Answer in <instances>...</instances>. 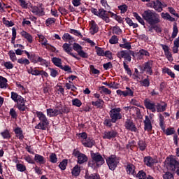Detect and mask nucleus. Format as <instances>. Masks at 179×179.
I'll use <instances>...</instances> for the list:
<instances>
[{"mask_svg": "<svg viewBox=\"0 0 179 179\" xmlns=\"http://www.w3.org/2000/svg\"><path fill=\"white\" fill-rule=\"evenodd\" d=\"M91 157L92 159V161H90L88 163L89 167H92V169H94L96 166H101L104 164V159L100 155V153L96 152L94 153L93 151H91Z\"/></svg>", "mask_w": 179, "mask_h": 179, "instance_id": "nucleus-2", "label": "nucleus"}, {"mask_svg": "<svg viewBox=\"0 0 179 179\" xmlns=\"http://www.w3.org/2000/svg\"><path fill=\"white\" fill-rule=\"evenodd\" d=\"M117 57L120 59H122L124 58V61H127V62H131L132 57H135V52L132 50H122L117 53Z\"/></svg>", "mask_w": 179, "mask_h": 179, "instance_id": "nucleus-5", "label": "nucleus"}, {"mask_svg": "<svg viewBox=\"0 0 179 179\" xmlns=\"http://www.w3.org/2000/svg\"><path fill=\"white\" fill-rule=\"evenodd\" d=\"M124 127L127 131H131V132H136L138 131V129L136 128V126H135V124H134V122L131 120L130 119H127L126 122H124Z\"/></svg>", "mask_w": 179, "mask_h": 179, "instance_id": "nucleus-11", "label": "nucleus"}, {"mask_svg": "<svg viewBox=\"0 0 179 179\" xmlns=\"http://www.w3.org/2000/svg\"><path fill=\"white\" fill-rule=\"evenodd\" d=\"M92 106H95L97 108H102L103 106H104V101L103 99H99L96 101H92Z\"/></svg>", "mask_w": 179, "mask_h": 179, "instance_id": "nucleus-32", "label": "nucleus"}, {"mask_svg": "<svg viewBox=\"0 0 179 179\" xmlns=\"http://www.w3.org/2000/svg\"><path fill=\"white\" fill-rule=\"evenodd\" d=\"M125 20H126V23H127L129 26L133 27V29H136V27H138V24L134 23V22L132 21V20H131V18L126 17Z\"/></svg>", "mask_w": 179, "mask_h": 179, "instance_id": "nucleus-41", "label": "nucleus"}, {"mask_svg": "<svg viewBox=\"0 0 179 179\" xmlns=\"http://www.w3.org/2000/svg\"><path fill=\"white\" fill-rule=\"evenodd\" d=\"M52 62L55 65V66H57L58 68L62 67V60L60 58L58 57H53L52 59Z\"/></svg>", "mask_w": 179, "mask_h": 179, "instance_id": "nucleus-31", "label": "nucleus"}, {"mask_svg": "<svg viewBox=\"0 0 179 179\" xmlns=\"http://www.w3.org/2000/svg\"><path fill=\"white\" fill-rule=\"evenodd\" d=\"M166 169L169 171H176L177 176H179V162L176 160L175 157H167L165 161Z\"/></svg>", "mask_w": 179, "mask_h": 179, "instance_id": "nucleus-3", "label": "nucleus"}, {"mask_svg": "<svg viewBox=\"0 0 179 179\" xmlns=\"http://www.w3.org/2000/svg\"><path fill=\"white\" fill-rule=\"evenodd\" d=\"M62 39L64 41H68L69 43H73L74 41V38L73 37H72V36H71L69 34L66 33L64 34L62 36Z\"/></svg>", "mask_w": 179, "mask_h": 179, "instance_id": "nucleus-35", "label": "nucleus"}, {"mask_svg": "<svg viewBox=\"0 0 179 179\" xmlns=\"http://www.w3.org/2000/svg\"><path fill=\"white\" fill-rule=\"evenodd\" d=\"M144 163L148 167H152V166L155 164V159H153V158H152L151 157H145L144 158Z\"/></svg>", "mask_w": 179, "mask_h": 179, "instance_id": "nucleus-28", "label": "nucleus"}, {"mask_svg": "<svg viewBox=\"0 0 179 179\" xmlns=\"http://www.w3.org/2000/svg\"><path fill=\"white\" fill-rule=\"evenodd\" d=\"M110 44H117L118 43V37L115 35L113 36L109 40Z\"/></svg>", "mask_w": 179, "mask_h": 179, "instance_id": "nucleus-61", "label": "nucleus"}, {"mask_svg": "<svg viewBox=\"0 0 179 179\" xmlns=\"http://www.w3.org/2000/svg\"><path fill=\"white\" fill-rule=\"evenodd\" d=\"M110 118L113 124H115L118 120L122 118V115H121V108H112L109 112Z\"/></svg>", "mask_w": 179, "mask_h": 179, "instance_id": "nucleus-6", "label": "nucleus"}, {"mask_svg": "<svg viewBox=\"0 0 179 179\" xmlns=\"http://www.w3.org/2000/svg\"><path fill=\"white\" fill-rule=\"evenodd\" d=\"M3 24L6 26V27H12V26H15V23L12 21L6 20V18H3Z\"/></svg>", "mask_w": 179, "mask_h": 179, "instance_id": "nucleus-48", "label": "nucleus"}, {"mask_svg": "<svg viewBox=\"0 0 179 179\" xmlns=\"http://www.w3.org/2000/svg\"><path fill=\"white\" fill-rule=\"evenodd\" d=\"M118 135V133L116 131L110 130L105 131L103 133V139H114Z\"/></svg>", "mask_w": 179, "mask_h": 179, "instance_id": "nucleus-16", "label": "nucleus"}, {"mask_svg": "<svg viewBox=\"0 0 179 179\" xmlns=\"http://www.w3.org/2000/svg\"><path fill=\"white\" fill-rule=\"evenodd\" d=\"M87 156L85 154H80L78 157V163L79 164H83V163H86L87 162Z\"/></svg>", "mask_w": 179, "mask_h": 179, "instance_id": "nucleus-30", "label": "nucleus"}, {"mask_svg": "<svg viewBox=\"0 0 179 179\" xmlns=\"http://www.w3.org/2000/svg\"><path fill=\"white\" fill-rule=\"evenodd\" d=\"M138 149H140V150H145V149H146V143H145V141H139L138 143Z\"/></svg>", "mask_w": 179, "mask_h": 179, "instance_id": "nucleus-52", "label": "nucleus"}, {"mask_svg": "<svg viewBox=\"0 0 179 179\" xmlns=\"http://www.w3.org/2000/svg\"><path fill=\"white\" fill-rule=\"evenodd\" d=\"M16 168L18 171H20L21 173H23V171H26V166L22 164H17Z\"/></svg>", "mask_w": 179, "mask_h": 179, "instance_id": "nucleus-54", "label": "nucleus"}, {"mask_svg": "<svg viewBox=\"0 0 179 179\" xmlns=\"http://www.w3.org/2000/svg\"><path fill=\"white\" fill-rule=\"evenodd\" d=\"M48 70L50 72V76H52V78H57V76H58V75H59L58 71H57L55 69H52L51 67H49Z\"/></svg>", "mask_w": 179, "mask_h": 179, "instance_id": "nucleus-49", "label": "nucleus"}, {"mask_svg": "<svg viewBox=\"0 0 179 179\" xmlns=\"http://www.w3.org/2000/svg\"><path fill=\"white\" fill-rule=\"evenodd\" d=\"M73 50L76 51V52H78V55H80L81 58H87L89 57V55L83 50V48L79 45V43H73Z\"/></svg>", "mask_w": 179, "mask_h": 179, "instance_id": "nucleus-8", "label": "nucleus"}, {"mask_svg": "<svg viewBox=\"0 0 179 179\" xmlns=\"http://www.w3.org/2000/svg\"><path fill=\"white\" fill-rule=\"evenodd\" d=\"M97 31H99V27L97 26V24H96V22L92 20L90 22V32L91 34L94 35L96 34Z\"/></svg>", "mask_w": 179, "mask_h": 179, "instance_id": "nucleus-22", "label": "nucleus"}, {"mask_svg": "<svg viewBox=\"0 0 179 179\" xmlns=\"http://www.w3.org/2000/svg\"><path fill=\"white\" fill-rule=\"evenodd\" d=\"M68 165V161L66 159L63 160L60 162L59 167L61 170H65L66 169V166Z\"/></svg>", "mask_w": 179, "mask_h": 179, "instance_id": "nucleus-55", "label": "nucleus"}, {"mask_svg": "<svg viewBox=\"0 0 179 179\" xmlns=\"http://www.w3.org/2000/svg\"><path fill=\"white\" fill-rule=\"evenodd\" d=\"M106 163L110 169V170L114 171L118 164L117 162V158L114 157H110L106 159Z\"/></svg>", "mask_w": 179, "mask_h": 179, "instance_id": "nucleus-10", "label": "nucleus"}, {"mask_svg": "<svg viewBox=\"0 0 179 179\" xmlns=\"http://www.w3.org/2000/svg\"><path fill=\"white\" fill-rule=\"evenodd\" d=\"M82 143L85 148H93L95 142L93 138H88L86 140H82Z\"/></svg>", "mask_w": 179, "mask_h": 179, "instance_id": "nucleus-20", "label": "nucleus"}, {"mask_svg": "<svg viewBox=\"0 0 179 179\" xmlns=\"http://www.w3.org/2000/svg\"><path fill=\"white\" fill-rule=\"evenodd\" d=\"M60 69H62L64 72H68V73H72V69L68 65H65L64 66H62Z\"/></svg>", "mask_w": 179, "mask_h": 179, "instance_id": "nucleus-59", "label": "nucleus"}, {"mask_svg": "<svg viewBox=\"0 0 179 179\" xmlns=\"http://www.w3.org/2000/svg\"><path fill=\"white\" fill-rule=\"evenodd\" d=\"M55 18L54 17H50V18H48L45 21V24H47V26H50V24H53V23H55Z\"/></svg>", "mask_w": 179, "mask_h": 179, "instance_id": "nucleus-63", "label": "nucleus"}, {"mask_svg": "<svg viewBox=\"0 0 179 179\" xmlns=\"http://www.w3.org/2000/svg\"><path fill=\"white\" fill-rule=\"evenodd\" d=\"M29 59H30L34 64H37V62H41V64H47V61H45V59L40 57H37L36 54L31 55V57Z\"/></svg>", "mask_w": 179, "mask_h": 179, "instance_id": "nucleus-17", "label": "nucleus"}, {"mask_svg": "<svg viewBox=\"0 0 179 179\" xmlns=\"http://www.w3.org/2000/svg\"><path fill=\"white\" fill-rule=\"evenodd\" d=\"M62 47H63L64 51H65L66 54H69V55L73 57V58H75L76 59H78V60L80 59V57H78L76 55L72 52V48H71V45H69V43H64L63 44Z\"/></svg>", "mask_w": 179, "mask_h": 179, "instance_id": "nucleus-13", "label": "nucleus"}, {"mask_svg": "<svg viewBox=\"0 0 179 179\" xmlns=\"http://www.w3.org/2000/svg\"><path fill=\"white\" fill-rule=\"evenodd\" d=\"M144 129L145 131H152V122L148 115L145 116L144 120Z\"/></svg>", "mask_w": 179, "mask_h": 179, "instance_id": "nucleus-21", "label": "nucleus"}, {"mask_svg": "<svg viewBox=\"0 0 179 179\" xmlns=\"http://www.w3.org/2000/svg\"><path fill=\"white\" fill-rule=\"evenodd\" d=\"M144 106L147 110H150L152 113H156V103L155 101L145 99L144 100Z\"/></svg>", "mask_w": 179, "mask_h": 179, "instance_id": "nucleus-9", "label": "nucleus"}, {"mask_svg": "<svg viewBox=\"0 0 179 179\" xmlns=\"http://www.w3.org/2000/svg\"><path fill=\"white\" fill-rule=\"evenodd\" d=\"M98 16L103 20H104L106 23H110V18L108 17V14H107V11H106L103 8H100L99 10Z\"/></svg>", "mask_w": 179, "mask_h": 179, "instance_id": "nucleus-15", "label": "nucleus"}, {"mask_svg": "<svg viewBox=\"0 0 179 179\" xmlns=\"http://www.w3.org/2000/svg\"><path fill=\"white\" fill-rule=\"evenodd\" d=\"M17 104V107L18 110H20V111H26V108H27V107L24 104V101H22Z\"/></svg>", "mask_w": 179, "mask_h": 179, "instance_id": "nucleus-39", "label": "nucleus"}, {"mask_svg": "<svg viewBox=\"0 0 179 179\" xmlns=\"http://www.w3.org/2000/svg\"><path fill=\"white\" fill-rule=\"evenodd\" d=\"M50 159L51 163H57V162H58V158H57V155H55V153H52L50 155Z\"/></svg>", "mask_w": 179, "mask_h": 179, "instance_id": "nucleus-60", "label": "nucleus"}, {"mask_svg": "<svg viewBox=\"0 0 179 179\" xmlns=\"http://www.w3.org/2000/svg\"><path fill=\"white\" fill-rule=\"evenodd\" d=\"M72 104L76 107H80L82 106V101L78 99H74L72 100Z\"/></svg>", "mask_w": 179, "mask_h": 179, "instance_id": "nucleus-58", "label": "nucleus"}, {"mask_svg": "<svg viewBox=\"0 0 179 179\" xmlns=\"http://www.w3.org/2000/svg\"><path fill=\"white\" fill-rule=\"evenodd\" d=\"M28 73H30L31 75H34L35 76H38L40 75V71L37 69H33L32 68L27 70Z\"/></svg>", "mask_w": 179, "mask_h": 179, "instance_id": "nucleus-51", "label": "nucleus"}, {"mask_svg": "<svg viewBox=\"0 0 179 179\" xmlns=\"http://www.w3.org/2000/svg\"><path fill=\"white\" fill-rule=\"evenodd\" d=\"M8 55L13 62H15V61H17V59L16 58V53H15L13 50H10L8 52Z\"/></svg>", "mask_w": 179, "mask_h": 179, "instance_id": "nucleus-50", "label": "nucleus"}, {"mask_svg": "<svg viewBox=\"0 0 179 179\" xmlns=\"http://www.w3.org/2000/svg\"><path fill=\"white\" fill-rule=\"evenodd\" d=\"M99 90H101V93H104L105 94H110L111 93V90L106 88L104 86L99 87Z\"/></svg>", "mask_w": 179, "mask_h": 179, "instance_id": "nucleus-56", "label": "nucleus"}, {"mask_svg": "<svg viewBox=\"0 0 179 179\" xmlns=\"http://www.w3.org/2000/svg\"><path fill=\"white\" fill-rule=\"evenodd\" d=\"M127 173L131 176H136V172L135 171V166L134 164L127 165Z\"/></svg>", "mask_w": 179, "mask_h": 179, "instance_id": "nucleus-25", "label": "nucleus"}, {"mask_svg": "<svg viewBox=\"0 0 179 179\" xmlns=\"http://www.w3.org/2000/svg\"><path fill=\"white\" fill-rule=\"evenodd\" d=\"M118 9L121 11V13H125L128 10V6L122 4L118 6Z\"/></svg>", "mask_w": 179, "mask_h": 179, "instance_id": "nucleus-57", "label": "nucleus"}, {"mask_svg": "<svg viewBox=\"0 0 179 179\" xmlns=\"http://www.w3.org/2000/svg\"><path fill=\"white\" fill-rule=\"evenodd\" d=\"M17 63L23 65H29L30 64V61L27 59L20 58L17 59Z\"/></svg>", "mask_w": 179, "mask_h": 179, "instance_id": "nucleus-53", "label": "nucleus"}, {"mask_svg": "<svg viewBox=\"0 0 179 179\" xmlns=\"http://www.w3.org/2000/svg\"><path fill=\"white\" fill-rule=\"evenodd\" d=\"M149 78V76H148L147 78L140 81L141 85L144 86V87H149V86H150V81H149V78Z\"/></svg>", "mask_w": 179, "mask_h": 179, "instance_id": "nucleus-44", "label": "nucleus"}, {"mask_svg": "<svg viewBox=\"0 0 179 179\" xmlns=\"http://www.w3.org/2000/svg\"><path fill=\"white\" fill-rule=\"evenodd\" d=\"M14 132L16 135V136L18 138V139H20L21 141L23 140L24 138V136H23V131L20 127H17L14 129Z\"/></svg>", "mask_w": 179, "mask_h": 179, "instance_id": "nucleus-26", "label": "nucleus"}, {"mask_svg": "<svg viewBox=\"0 0 179 179\" xmlns=\"http://www.w3.org/2000/svg\"><path fill=\"white\" fill-rule=\"evenodd\" d=\"M162 71L164 73H167V75H169V76H171V78H173V79H174V78H176V74L174 73H173V71H171V70H170V69H169V68L163 69Z\"/></svg>", "mask_w": 179, "mask_h": 179, "instance_id": "nucleus-42", "label": "nucleus"}, {"mask_svg": "<svg viewBox=\"0 0 179 179\" xmlns=\"http://www.w3.org/2000/svg\"><path fill=\"white\" fill-rule=\"evenodd\" d=\"M48 117H57L61 114V111L58 109L49 108L46 110Z\"/></svg>", "mask_w": 179, "mask_h": 179, "instance_id": "nucleus-18", "label": "nucleus"}, {"mask_svg": "<svg viewBox=\"0 0 179 179\" xmlns=\"http://www.w3.org/2000/svg\"><path fill=\"white\" fill-rule=\"evenodd\" d=\"M155 108L157 113H164V111H165L167 108V103H163V104H161L160 103H157L155 105Z\"/></svg>", "mask_w": 179, "mask_h": 179, "instance_id": "nucleus-23", "label": "nucleus"}, {"mask_svg": "<svg viewBox=\"0 0 179 179\" xmlns=\"http://www.w3.org/2000/svg\"><path fill=\"white\" fill-rule=\"evenodd\" d=\"M21 36L24 37V38H26L28 42L30 43H33V36L30 35V34L27 33L26 31H22L21 32Z\"/></svg>", "mask_w": 179, "mask_h": 179, "instance_id": "nucleus-29", "label": "nucleus"}, {"mask_svg": "<svg viewBox=\"0 0 179 179\" xmlns=\"http://www.w3.org/2000/svg\"><path fill=\"white\" fill-rule=\"evenodd\" d=\"M96 52L99 57H104V50L97 46L95 47Z\"/></svg>", "mask_w": 179, "mask_h": 179, "instance_id": "nucleus-46", "label": "nucleus"}, {"mask_svg": "<svg viewBox=\"0 0 179 179\" xmlns=\"http://www.w3.org/2000/svg\"><path fill=\"white\" fill-rule=\"evenodd\" d=\"M121 29L119 27H113V33L115 34H121Z\"/></svg>", "mask_w": 179, "mask_h": 179, "instance_id": "nucleus-64", "label": "nucleus"}, {"mask_svg": "<svg viewBox=\"0 0 179 179\" xmlns=\"http://www.w3.org/2000/svg\"><path fill=\"white\" fill-rule=\"evenodd\" d=\"M8 85V80L6 78L0 76V87L1 89H3L4 87H6V85Z\"/></svg>", "mask_w": 179, "mask_h": 179, "instance_id": "nucleus-40", "label": "nucleus"}, {"mask_svg": "<svg viewBox=\"0 0 179 179\" xmlns=\"http://www.w3.org/2000/svg\"><path fill=\"white\" fill-rule=\"evenodd\" d=\"M149 5L150 8H153L157 12H162L163 8H162V3L159 0H156V1H152L151 3H149Z\"/></svg>", "mask_w": 179, "mask_h": 179, "instance_id": "nucleus-14", "label": "nucleus"}, {"mask_svg": "<svg viewBox=\"0 0 179 179\" xmlns=\"http://www.w3.org/2000/svg\"><path fill=\"white\" fill-rule=\"evenodd\" d=\"M134 97V89H131L129 87H126V90H124V97Z\"/></svg>", "mask_w": 179, "mask_h": 179, "instance_id": "nucleus-36", "label": "nucleus"}, {"mask_svg": "<svg viewBox=\"0 0 179 179\" xmlns=\"http://www.w3.org/2000/svg\"><path fill=\"white\" fill-rule=\"evenodd\" d=\"M122 41L124 43L120 44V47H121V48H125L126 50H128L129 51V50H131V43L127 42V39L125 38H123Z\"/></svg>", "mask_w": 179, "mask_h": 179, "instance_id": "nucleus-34", "label": "nucleus"}, {"mask_svg": "<svg viewBox=\"0 0 179 179\" xmlns=\"http://www.w3.org/2000/svg\"><path fill=\"white\" fill-rule=\"evenodd\" d=\"M44 10L45 8L43 6V4L31 6V11L32 13H34V15H36V16H44L45 15V12Z\"/></svg>", "mask_w": 179, "mask_h": 179, "instance_id": "nucleus-7", "label": "nucleus"}, {"mask_svg": "<svg viewBox=\"0 0 179 179\" xmlns=\"http://www.w3.org/2000/svg\"><path fill=\"white\" fill-rule=\"evenodd\" d=\"M139 58H143V57H149L150 54L145 49H141L138 52Z\"/></svg>", "mask_w": 179, "mask_h": 179, "instance_id": "nucleus-38", "label": "nucleus"}, {"mask_svg": "<svg viewBox=\"0 0 179 179\" xmlns=\"http://www.w3.org/2000/svg\"><path fill=\"white\" fill-rule=\"evenodd\" d=\"M1 136L3 139H9L10 138V133H9V130L6 129L1 133Z\"/></svg>", "mask_w": 179, "mask_h": 179, "instance_id": "nucleus-45", "label": "nucleus"}, {"mask_svg": "<svg viewBox=\"0 0 179 179\" xmlns=\"http://www.w3.org/2000/svg\"><path fill=\"white\" fill-rule=\"evenodd\" d=\"M36 116L38 118L39 122L38 125L35 127L36 129H42L43 131H45L48 125L50 124V122H48V119L47 118V116L43 113V112H36Z\"/></svg>", "mask_w": 179, "mask_h": 179, "instance_id": "nucleus-4", "label": "nucleus"}, {"mask_svg": "<svg viewBox=\"0 0 179 179\" xmlns=\"http://www.w3.org/2000/svg\"><path fill=\"white\" fill-rule=\"evenodd\" d=\"M34 161L36 163H39V164H44L45 163V159L44 158V157L38 154L35 155Z\"/></svg>", "mask_w": 179, "mask_h": 179, "instance_id": "nucleus-27", "label": "nucleus"}, {"mask_svg": "<svg viewBox=\"0 0 179 179\" xmlns=\"http://www.w3.org/2000/svg\"><path fill=\"white\" fill-rule=\"evenodd\" d=\"M133 16L134 17H135V19L138 20V22L141 23V24H142L143 26H145V20H143V18H142L141 15L138 14V13L136 12L133 13Z\"/></svg>", "mask_w": 179, "mask_h": 179, "instance_id": "nucleus-37", "label": "nucleus"}, {"mask_svg": "<svg viewBox=\"0 0 179 179\" xmlns=\"http://www.w3.org/2000/svg\"><path fill=\"white\" fill-rule=\"evenodd\" d=\"M178 34V27H177V23H175L173 27V33L171 35L172 38H176Z\"/></svg>", "mask_w": 179, "mask_h": 179, "instance_id": "nucleus-43", "label": "nucleus"}, {"mask_svg": "<svg viewBox=\"0 0 179 179\" xmlns=\"http://www.w3.org/2000/svg\"><path fill=\"white\" fill-rule=\"evenodd\" d=\"M38 38H39V43H41L42 45H45V48H47V50H50L51 48V45H50L48 43V41H47V38H45V37H44V36L39 35Z\"/></svg>", "mask_w": 179, "mask_h": 179, "instance_id": "nucleus-24", "label": "nucleus"}, {"mask_svg": "<svg viewBox=\"0 0 179 179\" xmlns=\"http://www.w3.org/2000/svg\"><path fill=\"white\" fill-rule=\"evenodd\" d=\"M153 61L150 60L143 64V71L148 75H153Z\"/></svg>", "mask_w": 179, "mask_h": 179, "instance_id": "nucleus-12", "label": "nucleus"}, {"mask_svg": "<svg viewBox=\"0 0 179 179\" xmlns=\"http://www.w3.org/2000/svg\"><path fill=\"white\" fill-rule=\"evenodd\" d=\"M137 177L139 179H146V173L143 171H140L137 174Z\"/></svg>", "mask_w": 179, "mask_h": 179, "instance_id": "nucleus-62", "label": "nucleus"}, {"mask_svg": "<svg viewBox=\"0 0 179 179\" xmlns=\"http://www.w3.org/2000/svg\"><path fill=\"white\" fill-rule=\"evenodd\" d=\"M141 16L148 24L153 26L154 24H157L160 23V16L159 14L153 12L151 10H146L142 14Z\"/></svg>", "mask_w": 179, "mask_h": 179, "instance_id": "nucleus-1", "label": "nucleus"}, {"mask_svg": "<svg viewBox=\"0 0 179 179\" xmlns=\"http://www.w3.org/2000/svg\"><path fill=\"white\" fill-rule=\"evenodd\" d=\"M11 99L15 101V103H20L21 101H24V98L22 97V96L17 94L16 92H11Z\"/></svg>", "mask_w": 179, "mask_h": 179, "instance_id": "nucleus-19", "label": "nucleus"}, {"mask_svg": "<svg viewBox=\"0 0 179 179\" xmlns=\"http://www.w3.org/2000/svg\"><path fill=\"white\" fill-rule=\"evenodd\" d=\"M73 176H75L76 177H78L79 174H80V168L78 166H76L72 171Z\"/></svg>", "mask_w": 179, "mask_h": 179, "instance_id": "nucleus-47", "label": "nucleus"}, {"mask_svg": "<svg viewBox=\"0 0 179 179\" xmlns=\"http://www.w3.org/2000/svg\"><path fill=\"white\" fill-rule=\"evenodd\" d=\"M161 16L163 19L169 20V22H176V18L171 17L169 13H162Z\"/></svg>", "mask_w": 179, "mask_h": 179, "instance_id": "nucleus-33", "label": "nucleus"}]
</instances>
